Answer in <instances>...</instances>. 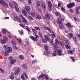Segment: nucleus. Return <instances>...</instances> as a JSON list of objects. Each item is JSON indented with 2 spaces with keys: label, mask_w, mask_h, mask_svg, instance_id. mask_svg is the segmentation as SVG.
Here are the masks:
<instances>
[{
  "label": "nucleus",
  "mask_w": 80,
  "mask_h": 80,
  "mask_svg": "<svg viewBox=\"0 0 80 80\" xmlns=\"http://www.w3.org/2000/svg\"><path fill=\"white\" fill-rule=\"evenodd\" d=\"M7 41L3 39L1 40V42L2 43V44H5V43H6V42H7Z\"/></svg>",
  "instance_id": "29"
},
{
  "label": "nucleus",
  "mask_w": 80,
  "mask_h": 80,
  "mask_svg": "<svg viewBox=\"0 0 80 80\" xmlns=\"http://www.w3.org/2000/svg\"><path fill=\"white\" fill-rule=\"evenodd\" d=\"M19 17H20V18H22V20L24 18V17H23V15H22L21 14H20L19 15Z\"/></svg>",
  "instance_id": "40"
},
{
  "label": "nucleus",
  "mask_w": 80,
  "mask_h": 80,
  "mask_svg": "<svg viewBox=\"0 0 80 80\" xmlns=\"http://www.w3.org/2000/svg\"><path fill=\"white\" fill-rule=\"evenodd\" d=\"M49 43L53 45V39H51L49 41Z\"/></svg>",
  "instance_id": "34"
},
{
  "label": "nucleus",
  "mask_w": 80,
  "mask_h": 80,
  "mask_svg": "<svg viewBox=\"0 0 80 80\" xmlns=\"http://www.w3.org/2000/svg\"><path fill=\"white\" fill-rule=\"evenodd\" d=\"M22 14H23V15H24L26 16H27V12H26L25 10H22Z\"/></svg>",
  "instance_id": "16"
},
{
  "label": "nucleus",
  "mask_w": 80,
  "mask_h": 80,
  "mask_svg": "<svg viewBox=\"0 0 80 80\" xmlns=\"http://www.w3.org/2000/svg\"><path fill=\"white\" fill-rule=\"evenodd\" d=\"M0 71H1V72H2V73H4V72H5V71H4V70H3V69L0 68Z\"/></svg>",
  "instance_id": "57"
},
{
  "label": "nucleus",
  "mask_w": 80,
  "mask_h": 80,
  "mask_svg": "<svg viewBox=\"0 0 80 80\" xmlns=\"http://www.w3.org/2000/svg\"><path fill=\"white\" fill-rule=\"evenodd\" d=\"M10 79L13 80L14 79V75L13 74H11V75L9 77Z\"/></svg>",
  "instance_id": "13"
},
{
  "label": "nucleus",
  "mask_w": 80,
  "mask_h": 80,
  "mask_svg": "<svg viewBox=\"0 0 80 80\" xmlns=\"http://www.w3.org/2000/svg\"><path fill=\"white\" fill-rule=\"evenodd\" d=\"M21 78L23 80H25V78L24 77V76L23 75H21Z\"/></svg>",
  "instance_id": "42"
},
{
  "label": "nucleus",
  "mask_w": 80,
  "mask_h": 80,
  "mask_svg": "<svg viewBox=\"0 0 80 80\" xmlns=\"http://www.w3.org/2000/svg\"><path fill=\"white\" fill-rule=\"evenodd\" d=\"M41 7H43L44 10H46L47 8V6H46V4L44 2H42L41 4Z\"/></svg>",
  "instance_id": "8"
},
{
  "label": "nucleus",
  "mask_w": 80,
  "mask_h": 80,
  "mask_svg": "<svg viewBox=\"0 0 80 80\" xmlns=\"http://www.w3.org/2000/svg\"><path fill=\"white\" fill-rule=\"evenodd\" d=\"M68 53H69L70 54H73V52H72V50H69L68 51Z\"/></svg>",
  "instance_id": "47"
},
{
  "label": "nucleus",
  "mask_w": 80,
  "mask_h": 80,
  "mask_svg": "<svg viewBox=\"0 0 80 80\" xmlns=\"http://www.w3.org/2000/svg\"><path fill=\"white\" fill-rule=\"evenodd\" d=\"M28 17H29V19H30L31 20H33V18L32 17H31L30 16L28 15Z\"/></svg>",
  "instance_id": "51"
},
{
  "label": "nucleus",
  "mask_w": 80,
  "mask_h": 80,
  "mask_svg": "<svg viewBox=\"0 0 80 80\" xmlns=\"http://www.w3.org/2000/svg\"><path fill=\"white\" fill-rule=\"evenodd\" d=\"M73 40L74 42H75L76 41H77V38H76V37H73Z\"/></svg>",
  "instance_id": "56"
},
{
  "label": "nucleus",
  "mask_w": 80,
  "mask_h": 80,
  "mask_svg": "<svg viewBox=\"0 0 80 80\" xmlns=\"http://www.w3.org/2000/svg\"><path fill=\"white\" fill-rule=\"evenodd\" d=\"M48 6H52V3L50 1H48Z\"/></svg>",
  "instance_id": "50"
},
{
  "label": "nucleus",
  "mask_w": 80,
  "mask_h": 80,
  "mask_svg": "<svg viewBox=\"0 0 80 80\" xmlns=\"http://www.w3.org/2000/svg\"><path fill=\"white\" fill-rule=\"evenodd\" d=\"M48 9L49 11L52 10V6H48Z\"/></svg>",
  "instance_id": "44"
},
{
  "label": "nucleus",
  "mask_w": 80,
  "mask_h": 80,
  "mask_svg": "<svg viewBox=\"0 0 80 80\" xmlns=\"http://www.w3.org/2000/svg\"><path fill=\"white\" fill-rule=\"evenodd\" d=\"M19 58H20V59L21 60H23V58H24L23 57V56L22 55H20L19 56Z\"/></svg>",
  "instance_id": "49"
},
{
  "label": "nucleus",
  "mask_w": 80,
  "mask_h": 80,
  "mask_svg": "<svg viewBox=\"0 0 80 80\" xmlns=\"http://www.w3.org/2000/svg\"><path fill=\"white\" fill-rule=\"evenodd\" d=\"M26 28L28 32H30V29L29 28L28 26H26Z\"/></svg>",
  "instance_id": "43"
},
{
  "label": "nucleus",
  "mask_w": 80,
  "mask_h": 80,
  "mask_svg": "<svg viewBox=\"0 0 80 80\" xmlns=\"http://www.w3.org/2000/svg\"><path fill=\"white\" fill-rule=\"evenodd\" d=\"M32 30L33 32L34 33H35V34H36V33H37V31L36 30H35L33 29H32Z\"/></svg>",
  "instance_id": "46"
},
{
  "label": "nucleus",
  "mask_w": 80,
  "mask_h": 80,
  "mask_svg": "<svg viewBox=\"0 0 80 80\" xmlns=\"http://www.w3.org/2000/svg\"><path fill=\"white\" fill-rule=\"evenodd\" d=\"M2 3V4L4 7H5L6 8H7L8 7V4L5 1H3L1 3Z\"/></svg>",
  "instance_id": "9"
},
{
  "label": "nucleus",
  "mask_w": 80,
  "mask_h": 80,
  "mask_svg": "<svg viewBox=\"0 0 80 80\" xmlns=\"http://www.w3.org/2000/svg\"><path fill=\"white\" fill-rule=\"evenodd\" d=\"M22 67L23 68H24L25 70H26V69L27 68V66L26 64H23L22 65Z\"/></svg>",
  "instance_id": "28"
},
{
  "label": "nucleus",
  "mask_w": 80,
  "mask_h": 80,
  "mask_svg": "<svg viewBox=\"0 0 80 80\" xmlns=\"http://www.w3.org/2000/svg\"><path fill=\"white\" fill-rule=\"evenodd\" d=\"M25 8L27 12H30V8H29V7L28 6H26L25 7Z\"/></svg>",
  "instance_id": "19"
},
{
  "label": "nucleus",
  "mask_w": 80,
  "mask_h": 80,
  "mask_svg": "<svg viewBox=\"0 0 80 80\" xmlns=\"http://www.w3.org/2000/svg\"><path fill=\"white\" fill-rule=\"evenodd\" d=\"M60 14V12H55V15H56V16H58Z\"/></svg>",
  "instance_id": "53"
},
{
  "label": "nucleus",
  "mask_w": 80,
  "mask_h": 80,
  "mask_svg": "<svg viewBox=\"0 0 80 80\" xmlns=\"http://www.w3.org/2000/svg\"><path fill=\"white\" fill-rule=\"evenodd\" d=\"M44 37H45V38H43L42 39V41L44 43H47V40H49L50 39V38H49L46 35H44Z\"/></svg>",
  "instance_id": "3"
},
{
  "label": "nucleus",
  "mask_w": 80,
  "mask_h": 80,
  "mask_svg": "<svg viewBox=\"0 0 80 80\" xmlns=\"http://www.w3.org/2000/svg\"><path fill=\"white\" fill-rule=\"evenodd\" d=\"M53 47L54 48V50H57L59 48H58L57 45H53Z\"/></svg>",
  "instance_id": "23"
},
{
  "label": "nucleus",
  "mask_w": 80,
  "mask_h": 80,
  "mask_svg": "<svg viewBox=\"0 0 80 80\" xmlns=\"http://www.w3.org/2000/svg\"><path fill=\"white\" fill-rule=\"evenodd\" d=\"M4 48L5 50H7L5 51V52L3 51L2 52V53L5 56H8V53L9 52H10V51L12 50V48L10 47H8V46L5 45L4 46Z\"/></svg>",
  "instance_id": "1"
},
{
  "label": "nucleus",
  "mask_w": 80,
  "mask_h": 80,
  "mask_svg": "<svg viewBox=\"0 0 80 80\" xmlns=\"http://www.w3.org/2000/svg\"><path fill=\"white\" fill-rule=\"evenodd\" d=\"M44 76H45V74H41L38 77V78L39 79H40V78H42L44 77Z\"/></svg>",
  "instance_id": "21"
},
{
  "label": "nucleus",
  "mask_w": 80,
  "mask_h": 80,
  "mask_svg": "<svg viewBox=\"0 0 80 80\" xmlns=\"http://www.w3.org/2000/svg\"><path fill=\"white\" fill-rule=\"evenodd\" d=\"M45 80H50V79H49V78H48V75H45Z\"/></svg>",
  "instance_id": "35"
},
{
  "label": "nucleus",
  "mask_w": 80,
  "mask_h": 80,
  "mask_svg": "<svg viewBox=\"0 0 80 80\" xmlns=\"http://www.w3.org/2000/svg\"><path fill=\"white\" fill-rule=\"evenodd\" d=\"M15 10H16V11H17V12H19V9H18V7L15 8Z\"/></svg>",
  "instance_id": "61"
},
{
  "label": "nucleus",
  "mask_w": 80,
  "mask_h": 80,
  "mask_svg": "<svg viewBox=\"0 0 80 80\" xmlns=\"http://www.w3.org/2000/svg\"><path fill=\"white\" fill-rule=\"evenodd\" d=\"M33 35H34V36H35V37H36V38H39V37L37 35L35 34H34Z\"/></svg>",
  "instance_id": "55"
},
{
  "label": "nucleus",
  "mask_w": 80,
  "mask_h": 80,
  "mask_svg": "<svg viewBox=\"0 0 80 80\" xmlns=\"http://www.w3.org/2000/svg\"><path fill=\"white\" fill-rule=\"evenodd\" d=\"M46 18L47 19V20H50V16H49V15L47 13L46 14Z\"/></svg>",
  "instance_id": "15"
},
{
  "label": "nucleus",
  "mask_w": 80,
  "mask_h": 80,
  "mask_svg": "<svg viewBox=\"0 0 80 80\" xmlns=\"http://www.w3.org/2000/svg\"><path fill=\"white\" fill-rule=\"evenodd\" d=\"M55 51H53L52 52V55L53 56H56L57 53V50H54Z\"/></svg>",
  "instance_id": "18"
},
{
  "label": "nucleus",
  "mask_w": 80,
  "mask_h": 80,
  "mask_svg": "<svg viewBox=\"0 0 80 80\" xmlns=\"http://www.w3.org/2000/svg\"><path fill=\"white\" fill-rule=\"evenodd\" d=\"M48 54H50V52H46V53H44V55H48Z\"/></svg>",
  "instance_id": "60"
},
{
  "label": "nucleus",
  "mask_w": 80,
  "mask_h": 80,
  "mask_svg": "<svg viewBox=\"0 0 80 80\" xmlns=\"http://www.w3.org/2000/svg\"><path fill=\"white\" fill-rule=\"evenodd\" d=\"M2 32L3 33H6V29H2Z\"/></svg>",
  "instance_id": "39"
},
{
  "label": "nucleus",
  "mask_w": 80,
  "mask_h": 80,
  "mask_svg": "<svg viewBox=\"0 0 80 80\" xmlns=\"http://www.w3.org/2000/svg\"><path fill=\"white\" fill-rule=\"evenodd\" d=\"M17 40L18 43H21L22 42V41L21 40V39H18Z\"/></svg>",
  "instance_id": "52"
},
{
  "label": "nucleus",
  "mask_w": 80,
  "mask_h": 80,
  "mask_svg": "<svg viewBox=\"0 0 80 80\" xmlns=\"http://www.w3.org/2000/svg\"><path fill=\"white\" fill-rule=\"evenodd\" d=\"M52 34H51V36L52 38H55L56 37L55 36V33L53 32V31H52Z\"/></svg>",
  "instance_id": "11"
},
{
  "label": "nucleus",
  "mask_w": 80,
  "mask_h": 80,
  "mask_svg": "<svg viewBox=\"0 0 80 80\" xmlns=\"http://www.w3.org/2000/svg\"><path fill=\"white\" fill-rule=\"evenodd\" d=\"M3 40L6 41H8V38H7V37L5 36H3Z\"/></svg>",
  "instance_id": "38"
},
{
  "label": "nucleus",
  "mask_w": 80,
  "mask_h": 80,
  "mask_svg": "<svg viewBox=\"0 0 80 80\" xmlns=\"http://www.w3.org/2000/svg\"><path fill=\"white\" fill-rule=\"evenodd\" d=\"M36 18H37L38 20H40V19L42 18H41V16H40L38 14L36 15Z\"/></svg>",
  "instance_id": "24"
},
{
  "label": "nucleus",
  "mask_w": 80,
  "mask_h": 80,
  "mask_svg": "<svg viewBox=\"0 0 80 80\" xmlns=\"http://www.w3.org/2000/svg\"><path fill=\"white\" fill-rule=\"evenodd\" d=\"M12 63H9L8 64V67H12Z\"/></svg>",
  "instance_id": "58"
},
{
  "label": "nucleus",
  "mask_w": 80,
  "mask_h": 80,
  "mask_svg": "<svg viewBox=\"0 0 80 80\" xmlns=\"http://www.w3.org/2000/svg\"><path fill=\"white\" fill-rule=\"evenodd\" d=\"M12 3L13 5H15V7L17 6V2L15 1H12Z\"/></svg>",
  "instance_id": "30"
},
{
  "label": "nucleus",
  "mask_w": 80,
  "mask_h": 80,
  "mask_svg": "<svg viewBox=\"0 0 80 80\" xmlns=\"http://www.w3.org/2000/svg\"><path fill=\"white\" fill-rule=\"evenodd\" d=\"M15 62H16V60L15 59H13L11 61V63L12 64H14Z\"/></svg>",
  "instance_id": "27"
},
{
  "label": "nucleus",
  "mask_w": 80,
  "mask_h": 80,
  "mask_svg": "<svg viewBox=\"0 0 80 80\" xmlns=\"http://www.w3.org/2000/svg\"><path fill=\"white\" fill-rule=\"evenodd\" d=\"M20 73V68H18L15 71V73L16 75H18Z\"/></svg>",
  "instance_id": "7"
},
{
  "label": "nucleus",
  "mask_w": 80,
  "mask_h": 80,
  "mask_svg": "<svg viewBox=\"0 0 80 80\" xmlns=\"http://www.w3.org/2000/svg\"><path fill=\"white\" fill-rule=\"evenodd\" d=\"M73 35L72 33H70L68 35V38H72Z\"/></svg>",
  "instance_id": "26"
},
{
  "label": "nucleus",
  "mask_w": 80,
  "mask_h": 80,
  "mask_svg": "<svg viewBox=\"0 0 80 80\" xmlns=\"http://www.w3.org/2000/svg\"><path fill=\"white\" fill-rule=\"evenodd\" d=\"M44 48L45 50L47 51L48 50V46L47 45H46L44 47Z\"/></svg>",
  "instance_id": "45"
},
{
  "label": "nucleus",
  "mask_w": 80,
  "mask_h": 80,
  "mask_svg": "<svg viewBox=\"0 0 80 80\" xmlns=\"http://www.w3.org/2000/svg\"><path fill=\"white\" fill-rule=\"evenodd\" d=\"M65 47L66 48L69 49L70 48V45L69 44H65Z\"/></svg>",
  "instance_id": "22"
},
{
  "label": "nucleus",
  "mask_w": 80,
  "mask_h": 80,
  "mask_svg": "<svg viewBox=\"0 0 80 80\" xmlns=\"http://www.w3.org/2000/svg\"><path fill=\"white\" fill-rule=\"evenodd\" d=\"M44 29H45V30H48V31L50 33H51L52 32L51 30H50V28H48V27L45 26L44 27Z\"/></svg>",
  "instance_id": "12"
},
{
  "label": "nucleus",
  "mask_w": 80,
  "mask_h": 80,
  "mask_svg": "<svg viewBox=\"0 0 80 80\" xmlns=\"http://www.w3.org/2000/svg\"><path fill=\"white\" fill-rule=\"evenodd\" d=\"M70 58H71V59H72L73 61V62H74V61H75V59H74V58L72 57H70Z\"/></svg>",
  "instance_id": "63"
},
{
  "label": "nucleus",
  "mask_w": 80,
  "mask_h": 80,
  "mask_svg": "<svg viewBox=\"0 0 80 80\" xmlns=\"http://www.w3.org/2000/svg\"><path fill=\"white\" fill-rule=\"evenodd\" d=\"M57 20H58L57 23L59 25H63V23H62V21H63L64 19H59L58 18H57Z\"/></svg>",
  "instance_id": "4"
},
{
  "label": "nucleus",
  "mask_w": 80,
  "mask_h": 80,
  "mask_svg": "<svg viewBox=\"0 0 80 80\" xmlns=\"http://www.w3.org/2000/svg\"><path fill=\"white\" fill-rule=\"evenodd\" d=\"M78 8H76V13L78 15H79L80 14V12H79L78 11Z\"/></svg>",
  "instance_id": "33"
},
{
  "label": "nucleus",
  "mask_w": 80,
  "mask_h": 80,
  "mask_svg": "<svg viewBox=\"0 0 80 80\" xmlns=\"http://www.w3.org/2000/svg\"><path fill=\"white\" fill-rule=\"evenodd\" d=\"M55 44L57 45H58V44H60V45L63 47L64 46V44L63 43H62V42H60V41H58V39H56L55 40Z\"/></svg>",
  "instance_id": "2"
},
{
  "label": "nucleus",
  "mask_w": 80,
  "mask_h": 80,
  "mask_svg": "<svg viewBox=\"0 0 80 80\" xmlns=\"http://www.w3.org/2000/svg\"><path fill=\"white\" fill-rule=\"evenodd\" d=\"M22 75H23L24 76H25L27 74H26V72H23L22 73Z\"/></svg>",
  "instance_id": "59"
},
{
  "label": "nucleus",
  "mask_w": 80,
  "mask_h": 80,
  "mask_svg": "<svg viewBox=\"0 0 80 80\" xmlns=\"http://www.w3.org/2000/svg\"><path fill=\"white\" fill-rule=\"evenodd\" d=\"M35 29L36 30H40V29L38 27H35Z\"/></svg>",
  "instance_id": "37"
},
{
  "label": "nucleus",
  "mask_w": 80,
  "mask_h": 80,
  "mask_svg": "<svg viewBox=\"0 0 80 80\" xmlns=\"http://www.w3.org/2000/svg\"><path fill=\"white\" fill-rule=\"evenodd\" d=\"M30 38L32 39V40H34L36 41V40H37V38L35 37H34L33 36H31L30 37Z\"/></svg>",
  "instance_id": "25"
},
{
  "label": "nucleus",
  "mask_w": 80,
  "mask_h": 80,
  "mask_svg": "<svg viewBox=\"0 0 80 80\" xmlns=\"http://www.w3.org/2000/svg\"><path fill=\"white\" fill-rule=\"evenodd\" d=\"M66 26L69 28H72L73 27V26L72 25H71L70 23H67L66 24Z\"/></svg>",
  "instance_id": "14"
},
{
  "label": "nucleus",
  "mask_w": 80,
  "mask_h": 80,
  "mask_svg": "<svg viewBox=\"0 0 80 80\" xmlns=\"http://www.w3.org/2000/svg\"><path fill=\"white\" fill-rule=\"evenodd\" d=\"M9 5L11 8H13V5H12V3L10 2L9 3Z\"/></svg>",
  "instance_id": "41"
},
{
  "label": "nucleus",
  "mask_w": 80,
  "mask_h": 80,
  "mask_svg": "<svg viewBox=\"0 0 80 80\" xmlns=\"http://www.w3.org/2000/svg\"><path fill=\"white\" fill-rule=\"evenodd\" d=\"M9 59L10 60H11V61L12 60H13V59H14L13 58V57H12V56L9 57Z\"/></svg>",
  "instance_id": "48"
},
{
  "label": "nucleus",
  "mask_w": 80,
  "mask_h": 80,
  "mask_svg": "<svg viewBox=\"0 0 80 80\" xmlns=\"http://www.w3.org/2000/svg\"><path fill=\"white\" fill-rule=\"evenodd\" d=\"M57 54L58 55L60 56L62 55V51L60 50V49H59V48L57 50Z\"/></svg>",
  "instance_id": "10"
},
{
  "label": "nucleus",
  "mask_w": 80,
  "mask_h": 80,
  "mask_svg": "<svg viewBox=\"0 0 80 80\" xmlns=\"http://www.w3.org/2000/svg\"><path fill=\"white\" fill-rule=\"evenodd\" d=\"M70 58H71V59H72L73 61V62H74V61H75V59H74V58L72 57H70Z\"/></svg>",
  "instance_id": "62"
},
{
  "label": "nucleus",
  "mask_w": 80,
  "mask_h": 80,
  "mask_svg": "<svg viewBox=\"0 0 80 80\" xmlns=\"http://www.w3.org/2000/svg\"><path fill=\"white\" fill-rule=\"evenodd\" d=\"M11 43L13 46V48L14 49V50H17V49H18V48L17 47L15 46V41L14 40H12L11 41Z\"/></svg>",
  "instance_id": "5"
},
{
  "label": "nucleus",
  "mask_w": 80,
  "mask_h": 80,
  "mask_svg": "<svg viewBox=\"0 0 80 80\" xmlns=\"http://www.w3.org/2000/svg\"><path fill=\"white\" fill-rule=\"evenodd\" d=\"M17 18V20L18 22H19V23H22V21L21 20V19H20V18L18 17V16L16 17Z\"/></svg>",
  "instance_id": "17"
},
{
  "label": "nucleus",
  "mask_w": 80,
  "mask_h": 80,
  "mask_svg": "<svg viewBox=\"0 0 80 80\" xmlns=\"http://www.w3.org/2000/svg\"><path fill=\"white\" fill-rule=\"evenodd\" d=\"M75 5V3H72L67 4V7L68 8H70L73 6H74Z\"/></svg>",
  "instance_id": "6"
},
{
  "label": "nucleus",
  "mask_w": 80,
  "mask_h": 80,
  "mask_svg": "<svg viewBox=\"0 0 80 80\" xmlns=\"http://www.w3.org/2000/svg\"><path fill=\"white\" fill-rule=\"evenodd\" d=\"M36 5L37 7H38L39 6H40V2L39 1H38L36 2Z\"/></svg>",
  "instance_id": "32"
},
{
  "label": "nucleus",
  "mask_w": 80,
  "mask_h": 80,
  "mask_svg": "<svg viewBox=\"0 0 80 80\" xmlns=\"http://www.w3.org/2000/svg\"><path fill=\"white\" fill-rule=\"evenodd\" d=\"M31 15H32V16L33 17H35V14H34V13H33V12H31Z\"/></svg>",
  "instance_id": "54"
},
{
  "label": "nucleus",
  "mask_w": 80,
  "mask_h": 80,
  "mask_svg": "<svg viewBox=\"0 0 80 80\" xmlns=\"http://www.w3.org/2000/svg\"><path fill=\"white\" fill-rule=\"evenodd\" d=\"M22 22L24 23H27V20L25 19V18H24L23 19H22Z\"/></svg>",
  "instance_id": "31"
},
{
  "label": "nucleus",
  "mask_w": 80,
  "mask_h": 80,
  "mask_svg": "<svg viewBox=\"0 0 80 80\" xmlns=\"http://www.w3.org/2000/svg\"><path fill=\"white\" fill-rule=\"evenodd\" d=\"M64 41L65 42H66V43H70L69 40L67 38H65L64 39Z\"/></svg>",
  "instance_id": "20"
},
{
  "label": "nucleus",
  "mask_w": 80,
  "mask_h": 80,
  "mask_svg": "<svg viewBox=\"0 0 80 80\" xmlns=\"http://www.w3.org/2000/svg\"><path fill=\"white\" fill-rule=\"evenodd\" d=\"M20 35H23V31L21 30V31H20Z\"/></svg>",
  "instance_id": "64"
},
{
  "label": "nucleus",
  "mask_w": 80,
  "mask_h": 80,
  "mask_svg": "<svg viewBox=\"0 0 80 80\" xmlns=\"http://www.w3.org/2000/svg\"><path fill=\"white\" fill-rule=\"evenodd\" d=\"M38 33L40 37L42 38V32H39Z\"/></svg>",
  "instance_id": "36"
}]
</instances>
